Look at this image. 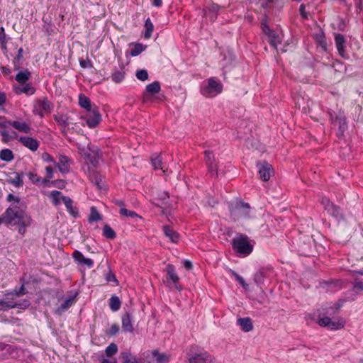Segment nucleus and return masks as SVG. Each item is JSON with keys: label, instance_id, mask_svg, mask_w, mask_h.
Segmentation results:
<instances>
[{"label": "nucleus", "instance_id": "nucleus-38", "mask_svg": "<svg viewBox=\"0 0 363 363\" xmlns=\"http://www.w3.org/2000/svg\"><path fill=\"white\" fill-rule=\"evenodd\" d=\"M103 235L108 239H114L116 237L115 231L108 225L104 226Z\"/></svg>", "mask_w": 363, "mask_h": 363}, {"label": "nucleus", "instance_id": "nucleus-42", "mask_svg": "<svg viewBox=\"0 0 363 363\" xmlns=\"http://www.w3.org/2000/svg\"><path fill=\"white\" fill-rule=\"evenodd\" d=\"M125 77V72L123 71H116L111 75L112 80L116 83H120Z\"/></svg>", "mask_w": 363, "mask_h": 363}, {"label": "nucleus", "instance_id": "nucleus-63", "mask_svg": "<svg viewBox=\"0 0 363 363\" xmlns=\"http://www.w3.org/2000/svg\"><path fill=\"white\" fill-rule=\"evenodd\" d=\"M50 179H48L46 177L44 179L41 178L40 184H44L47 186H50L52 185L51 182L50 181Z\"/></svg>", "mask_w": 363, "mask_h": 363}, {"label": "nucleus", "instance_id": "nucleus-23", "mask_svg": "<svg viewBox=\"0 0 363 363\" xmlns=\"http://www.w3.org/2000/svg\"><path fill=\"white\" fill-rule=\"evenodd\" d=\"M243 206L247 208H249L248 203L243 205L242 203H237L235 205L230 207V213L235 220L242 214V208Z\"/></svg>", "mask_w": 363, "mask_h": 363}, {"label": "nucleus", "instance_id": "nucleus-47", "mask_svg": "<svg viewBox=\"0 0 363 363\" xmlns=\"http://www.w3.org/2000/svg\"><path fill=\"white\" fill-rule=\"evenodd\" d=\"M120 213H121V215L126 216V217H137L138 216V214L135 211L128 210L125 208H121Z\"/></svg>", "mask_w": 363, "mask_h": 363}, {"label": "nucleus", "instance_id": "nucleus-5", "mask_svg": "<svg viewBox=\"0 0 363 363\" xmlns=\"http://www.w3.org/2000/svg\"><path fill=\"white\" fill-rule=\"evenodd\" d=\"M6 300H0V310L6 311L9 308H18L21 309H26L29 307L30 302L28 300H23L22 302L17 303L14 301L13 297L6 295Z\"/></svg>", "mask_w": 363, "mask_h": 363}, {"label": "nucleus", "instance_id": "nucleus-44", "mask_svg": "<svg viewBox=\"0 0 363 363\" xmlns=\"http://www.w3.org/2000/svg\"><path fill=\"white\" fill-rule=\"evenodd\" d=\"M118 352V347L115 343H111L106 349V354L108 357H111L116 354Z\"/></svg>", "mask_w": 363, "mask_h": 363}, {"label": "nucleus", "instance_id": "nucleus-45", "mask_svg": "<svg viewBox=\"0 0 363 363\" xmlns=\"http://www.w3.org/2000/svg\"><path fill=\"white\" fill-rule=\"evenodd\" d=\"M26 294H27V291L24 286V284H22L21 286L20 287V289L18 291L15 290L13 292L8 293V296L16 295L17 297H20L23 295H25Z\"/></svg>", "mask_w": 363, "mask_h": 363}, {"label": "nucleus", "instance_id": "nucleus-17", "mask_svg": "<svg viewBox=\"0 0 363 363\" xmlns=\"http://www.w3.org/2000/svg\"><path fill=\"white\" fill-rule=\"evenodd\" d=\"M122 328L126 333H133L134 328L132 323V317L128 312L122 315Z\"/></svg>", "mask_w": 363, "mask_h": 363}, {"label": "nucleus", "instance_id": "nucleus-4", "mask_svg": "<svg viewBox=\"0 0 363 363\" xmlns=\"http://www.w3.org/2000/svg\"><path fill=\"white\" fill-rule=\"evenodd\" d=\"M256 168L257 169L259 179L264 182L269 181L271 177L274 175V169L272 165L266 160L257 161L256 163Z\"/></svg>", "mask_w": 363, "mask_h": 363}, {"label": "nucleus", "instance_id": "nucleus-13", "mask_svg": "<svg viewBox=\"0 0 363 363\" xmlns=\"http://www.w3.org/2000/svg\"><path fill=\"white\" fill-rule=\"evenodd\" d=\"M18 141L26 147L31 151H36L39 147V142L31 137L21 136L19 138Z\"/></svg>", "mask_w": 363, "mask_h": 363}, {"label": "nucleus", "instance_id": "nucleus-25", "mask_svg": "<svg viewBox=\"0 0 363 363\" xmlns=\"http://www.w3.org/2000/svg\"><path fill=\"white\" fill-rule=\"evenodd\" d=\"M79 104L81 107L85 108L87 112L90 111L94 108V106L91 105L89 99L84 94H79Z\"/></svg>", "mask_w": 363, "mask_h": 363}, {"label": "nucleus", "instance_id": "nucleus-48", "mask_svg": "<svg viewBox=\"0 0 363 363\" xmlns=\"http://www.w3.org/2000/svg\"><path fill=\"white\" fill-rule=\"evenodd\" d=\"M29 179L35 184H40L41 182V177L33 172H29L28 174Z\"/></svg>", "mask_w": 363, "mask_h": 363}, {"label": "nucleus", "instance_id": "nucleus-64", "mask_svg": "<svg viewBox=\"0 0 363 363\" xmlns=\"http://www.w3.org/2000/svg\"><path fill=\"white\" fill-rule=\"evenodd\" d=\"M354 288L359 290H363V282L356 281L354 283Z\"/></svg>", "mask_w": 363, "mask_h": 363}, {"label": "nucleus", "instance_id": "nucleus-46", "mask_svg": "<svg viewBox=\"0 0 363 363\" xmlns=\"http://www.w3.org/2000/svg\"><path fill=\"white\" fill-rule=\"evenodd\" d=\"M136 77L140 81H145L148 79V73L145 69H139L136 72Z\"/></svg>", "mask_w": 363, "mask_h": 363}, {"label": "nucleus", "instance_id": "nucleus-41", "mask_svg": "<svg viewBox=\"0 0 363 363\" xmlns=\"http://www.w3.org/2000/svg\"><path fill=\"white\" fill-rule=\"evenodd\" d=\"M344 303L343 300H339L337 303L335 304V308H326V313L327 314L333 315L338 312L340 308L342 306V304Z\"/></svg>", "mask_w": 363, "mask_h": 363}, {"label": "nucleus", "instance_id": "nucleus-55", "mask_svg": "<svg viewBox=\"0 0 363 363\" xmlns=\"http://www.w3.org/2000/svg\"><path fill=\"white\" fill-rule=\"evenodd\" d=\"M53 172L54 169L52 167L48 166L45 167V173H46V177L48 179H52L53 178Z\"/></svg>", "mask_w": 363, "mask_h": 363}, {"label": "nucleus", "instance_id": "nucleus-53", "mask_svg": "<svg viewBox=\"0 0 363 363\" xmlns=\"http://www.w3.org/2000/svg\"><path fill=\"white\" fill-rule=\"evenodd\" d=\"M0 42L1 44L4 45L7 43L6 39L5 30L3 27L0 28Z\"/></svg>", "mask_w": 363, "mask_h": 363}, {"label": "nucleus", "instance_id": "nucleus-56", "mask_svg": "<svg viewBox=\"0 0 363 363\" xmlns=\"http://www.w3.org/2000/svg\"><path fill=\"white\" fill-rule=\"evenodd\" d=\"M106 279L108 281H114L116 284H118V280L116 279V276L111 272L106 274Z\"/></svg>", "mask_w": 363, "mask_h": 363}, {"label": "nucleus", "instance_id": "nucleus-7", "mask_svg": "<svg viewBox=\"0 0 363 363\" xmlns=\"http://www.w3.org/2000/svg\"><path fill=\"white\" fill-rule=\"evenodd\" d=\"M205 162L208 167V170L212 177H218V167L216 161L214 154L211 150H206L204 152Z\"/></svg>", "mask_w": 363, "mask_h": 363}, {"label": "nucleus", "instance_id": "nucleus-3", "mask_svg": "<svg viewBox=\"0 0 363 363\" xmlns=\"http://www.w3.org/2000/svg\"><path fill=\"white\" fill-rule=\"evenodd\" d=\"M222 90L223 84L213 78H210L208 84L201 88V92L206 97H214L221 93Z\"/></svg>", "mask_w": 363, "mask_h": 363}, {"label": "nucleus", "instance_id": "nucleus-15", "mask_svg": "<svg viewBox=\"0 0 363 363\" xmlns=\"http://www.w3.org/2000/svg\"><path fill=\"white\" fill-rule=\"evenodd\" d=\"M72 257L76 262L80 264L86 265L89 268H91L94 265V261L91 259L86 258L82 252L78 250H75Z\"/></svg>", "mask_w": 363, "mask_h": 363}, {"label": "nucleus", "instance_id": "nucleus-34", "mask_svg": "<svg viewBox=\"0 0 363 363\" xmlns=\"http://www.w3.org/2000/svg\"><path fill=\"white\" fill-rule=\"evenodd\" d=\"M35 91V89L30 84H26L23 87L16 89L17 94L24 93L27 95H33Z\"/></svg>", "mask_w": 363, "mask_h": 363}, {"label": "nucleus", "instance_id": "nucleus-51", "mask_svg": "<svg viewBox=\"0 0 363 363\" xmlns=\"http://www.w3.org/2000/svg\"><path fill=\"white\" fill-rule=\"evenodd\" d=\"M119 331V326L117 324H113L111 326L108 335L113 336L117 334Z\"/></svg>", "mask_w": 363, "mask_h": 363}, {"label": "nucleus", "instance_id": "nucleus-27", "mask_svg": "<svg viewBox=\"0 0 363 363\" xmlns=\"http://www.w3.org/2000/svg\"><path fill=\"white\" fill-rule=\"evenodd\" d=\"M49 196L50 199H52V203L55 206H58L60 204L61 201H62V197H65L64 196L62 195V193L60 191L57 190L51 191Z\"/></svg>", "mask_w": 363, "mask_h": 363}, {"label": "nucleus", "instance_id": "nucleus-21", "mask_svg": "<svg viewBox=\"0 0 363 363\" xmlns=\"http://www.w3.org/2000/svg\"><path fill=\"white\" fill-rule=\"evenodd\" d=\"M8 123L12 127H13L15 129L25 133H30L31 130V128L25 122L14 121H9Z\"/></svg>", "mask_w": 363, "mask_h": 363}, {"label": "nucleus", "instance_id": "nucleus-33", "mask_svg": "<svg viewBox=\"0 0 363 363\" xmlns=\"http://www.w3.org/2000/svg\"><path fill=\"white\" fill-rule=\"evenodd\" d=\"M121 302L118 296H113L109 299V306L113 311H117L121 308Z\"/></svg>", "mask_w": 363, "mask_h": 363}, {"label": "nucleus", "instance_id": "nucleus-26", "mask_svg": "<svg viewBox=\"0 0 363 363\" xmlns=\"http://www.w3.org/2000/svg\"><path fill=\"white\" fill-rule=\"evenodd\" d=\"M54 119L58 125L63 128H66L69 123V117L65 114H55L54 115Z\"/></svg>", "mask_w": 363, "mask_h": 363}, {"label": "nucleus", "instance_id": "nucleus-12", "mask_svg": "<svg viewBox=\"0 0 363 363\" xmlns=\"http://www.w3.org/2000/svg\"><path fill=\"white\" fill-rule=\"evenodd\" d=\"M161 86L159 82L155 81L146 86L147 93L143 94V101L144 103L147 102L150 99L149 94H155L160 91Z\"/></svg>", "mask_w": 363, "mask_h": 363}, {"label": "nucleus", "instance_id": "nucleus-62", "mask_svg": "<svg viewBox=\"0 0 363 363\" xmlns=\"http://www.w3.org/2000/svg\"><path fill=\"white\" fill-rule=\"evenodd\" d=\"M23 50L22 48H21L18 50V54H17L16 57H15L16 61L19 62L21 60V58L23 57Z\"/></svg>", "mask_w": 363, "mask_h": 363}, {"label": "nucleus", "instance_id": "nucleus-61", "mask_svg": "<svg viewBox=\"0 0 363 363\" xmlns=\"http://www.w3.org/2000/svg\"><path fill=\"white\" fill-rule=\"evenodd\" d=\"M234 275L236 278V279L239 281V283L243 286L245 288V286H247V284L245 283V281L244 279L240 277L239 276L238 274L236 273H234Z\"/></svg>", "mask_w": 363, "mask_h": 363}, {"label": "nucleus", "instance_id": "nucleus-39", "mask_svg": "<svg viewBox=\"0 0 363 363\" xmlns=\"http://www.w3.org/2000/svg\"><path fill=\"white\" fill-rule=\"evenodd\" d=\"M238 324L245 331H250V318H240L238 319Z\"/></svg>", "mask_w": 363, "mask_h": 363}, {"label": "nucleus", "instance_id": "nucleus-31", "mask_svg": "<svg viewBox=\"0 0 363 363\" xmlns=\"http://www.w3.org/2000/svg\"><path fill=\"white\" fill-rule=\"evenodd\" d=\"M13 152L9 149H4L0 152V158L5 162H11L13 160Z\"/></svg>", "mask_w": 363, "mask_h": 363}, {"label": "nucleus", "instance_id": "nucleus-19", "mask_svg": "<svg viewBox=\"0 0 363 363\" xmlns=\"http://www.w3.org/2000/svg\"><path fill=\"white\" fill-rule=\"evenodd\" d=\"M56 165L60 172L63 174L67 173L69 170V160L65 155H60Z\"/></svg>", "mask_w": 363, "mask_h": 363}, {"label": "nucleus", "instance_id": "nucleus-57", "mask_svg": "<svg viewBox=\"0 0 363 363\" xmlns=\"http://www.w3.org/2000/svg\"><path fill=\"white\" fill-rule=\"evenodd\" d=\"M262 30L265 33H267L269 35H271V33H272V30H270L269 27L268 26V25L266 23H262Z\"/></svg>", "mask_w": 363, "mask_h": 363}, {"label": "nucleus", "instance_id": "nucleus-18", "mask_svg": "<svg viewBox=\"0 0 363 363\" xmlns=\"http://www.w3.org/2000/svg\"><path fill=\"white\" fill-rule=\"evenodd\" d=\"M166 272L167 274V279L171 280L172 283L174 284L175 287L177 289L181 290V288L177 286V284L179 281V277L177 276L175 272L174 267L171 264H167L166 267Z\"/></svg>", "mask_w": 363, "mask_h": 363}, {"label": "nucleus", "instance_id": "nucleus-30", "mask_svg": "<svg viewBox=\"0 0 363 363\" xmlns=\"http://www.w3.org/2000/svg\"><path fill=\"white\" fill-rule=\"evenodd\" d=\"M123 363H142L138 358L128 352H123L121 354Z\"/></svg>", "mask_w": 363, "mask_h": 363}, {"label": "nucleus", "instance_id": "nucleus-20", "mask_svg": "<svg viewBox=\"0 0 363 363\" xmlns=\"http://www.w3.org/2000/svg\"><path fill=\"white\" fill-rule=\"evenodd\" d=\"M163 231L166 237H167L171 242L174 243H177L179 240V235L177 232H176L174 230L171 228L169 226H164L163 227Z\"/></svg>", "mask_w": 363, "mask_h": 363}, {"label": "nucleus", "instance_id": "nucleus-2", "mask_svg": "<svg viewBox=\"0 0 363 363\" xmlns=\"http://www.w3.org/2000/svg\"><path fill=\"white\" fill-rule=\"evenodd\" d=\"M233 249L240 256L245 257L250 255V242L248 237L239 235L233 240Z\"/></svg>", "mask_w": 363, "mask_h": 363}, {"label": "nucleus", "instance_id": "nucleus-16", "mask_svg": "<svg viewBox=\"0 0 363 363\" xmlns=\"http://www.w3.org/2000/svg\"><path fill=\"white\" fill-rule=\"evenodd\" d=\"M189 363H213V359L207 352L196 354L190 357Z\"/></svg>", "mask_w": 363, "mask_h": 363}, {"label": "nucleus", "instance_id": "nucleus-11", "mask_svg": "<svg viewBox=\"0 0 363 363\" xmlns=\"http://www.w3.org/2000/svg\"><path fill=\"white\" fill-rule=\"evenodd\" d=\"M329 114L331 123L335 126L338 125V136L342 135L344 131L347 128L345 118L342 116H333L332 113H329Z\"/></svg>", "mask_w": 363, "mask_h": 363}, {"label": "nucleus", "instance_id": "nucleus-35", "mask_svg": "<svg viewBox=\"0 0 363 363\" xmlns=\"http://www.w3.org/2000/svg\"><path fill=\"white\" fill-rule=\"evenodd\" d=\"M145 31L144 33V38L145 39H149L151 37L152 33L154 29V26L149 18L145 21Z\"/></svg>", "mask_w": 363, "mask_h": 363}, {"label": "nucleus", "instance_id": "nucleus-37", "mask_svg": "<svg viewBox=\"0 0 363 363\" xmlns=\"http://www.w3.org/2000/svg\"><path fill=\"white\" fill-rule=\"evenodd\" d=\"M152 164L155 169H161L163 172H165L164 167L162 166V160L160 155H156L152 157Z\"/></svg>", "mask_w": 363, "mask_h": 363}, {"label": "nucleus", "instance_id": "nucleus-24", "mask_svg": "<svg viewBox=\"0 0 363 363\" xmlns=\"http://www.w3.org/2000/svg\"><path fill=\"white\" fill-rule=\"evenodd\" d=\"M74 303V298L69 297L64 301V302L55 310V313L60 315L67 311Z\"/></svg>", "mask_w": 363, "mask_h": 363}, {"label": "nucleus", "instance_id": "nucleus-54", "mask_svg": "<svg viewBox=\"0 0 363 363\" xmlns=\"http://www.w3.org/2000/svg\"><path fill=\"white\" fill-rule=\"evenodd\" d=\"M158 199L162 201V203H166V201L169 199L167 192L163 191L159 194Z\"/></svg>", "mask_w": 363, "mask_h": 363}, {"label": "nucleus", "instance_id": "nucleus-40", "mask_svg": "<svg viewBox=\"0 0 363 363\" xmlns=\"http://www.w3.org/2000/svg\"><path fill=\"white\" fill-rule=\"evenodd\" d=\"M89 177L92 183L95 184L99 189H101L99 184L101 182V179L96 171L93 170L90 172Z\"/></svg>", "mask_w": 363, "mask_h": 363}, {"label": "nucleus", "instance_id": "nucleus-52", "mask_svg": "<svg viewBox=\"0 0 363 363\" xmlns=\"http://www.w3.org/2000/svg\"><path fill=\"white\" fill-rule=\"evenodd\" d=\"M42 158L44 161L48 162H52L53 164H56L54 158L48 153L45 152L42 155Z\"/></svg>", "mask_w": 363, "mask_h": 363}, {"label": "nucleus", "instance_id": "nucleus-1", "mask_svg": "<svg viewBox=\"0 0 363 363\" xmlns=\"http://www.w3.org/2000/svg\"><path fill=\"white\" fill-rule=\"evenodd\" d=\"M4 214V223L18 225V232L22 235L26 233V228L31 224L30 216L18 206H9Z\"/></svg>", "mask_w": 363, "mask_h": 363}, {"label": "nucleus", "instance_id": "nucleus-22", "mask_svg": "<svg viewBox=\"0 0 363 363\" xmlns=\"http://www.w3.org/2000/svg\"><path fill=\"white\" fill-rule=\"evenodd\" d=\"M62 202L65 203L67 211L74 217L78 216L77 207L73 206V201L69 197H62Z\"/></svg>", "mask_w": 363, "mask_h": 363}, {"label": "nucleus", "instance_id": "nucleus-14", "mask_svg": "<svg viewBox=\"0 0 363 363\" xmlns=\"http://www.w3.org/2000/svg\"><path fill=\"white\" fill-rule=\"evenodd\" d=\"M335 42L339 55L343 58H347L345 50V44L346 40L344 35L340 33L335 34Z\"/></svg>", "mask_w": 363, "mask_h": 363}, {"label": "nucleus", "instance_id": "nucleus-9", "mask_svg": "<svg viewBox=\"0 0 363 363\" xmlns=\"http://www.w3.org/2000/svg\"><path fill=\"white\" fill-rule=\"evenodd\" d=\"M321 204L323 206L324 209L334 218L337 219L342 217L340 208L330 202L327 197L322 198Z\"/></svg>", "mask_w": 363, "mask_h": 363}, {"label": "nucleus", "instance_id": "nucleus-28", "mask_svg": "<svg viewBox=\"0 0 363 363\" xmlns=\"http://www.w3.org/2000/svg\"><path fill=\"white\" fill-rule=\"evenodd\" d=\"M23 172H16L15 177L12 179H10L9 182L16 187H21L23 185Z\"/></svg>", "mask_w": 363, "mask_h": 363}, {"label": "nucleus", "instance_id": "nucleus-10", "mask_svg": "<svg viewBox=\"0 0 363 363\" xmlns=\"http://www.w3.org/2000/svg\"><path fill=\"white\" fill-rule=\"evenodd\" d=\"M51 104L47 99H39L34 104V112L40 117L50 113Z\"/></svg>", "mask_w": 363, "mask_h": 363}, {"label": "nucleus", "instance_id": "nucleus-43", "mask_svg": "<svg viewBox=\"0 0 363 363\" xmlns=\"http://www.w3.org/2000/svg\"><path fill=\"white\" fill-rule=\"evenodd\" d=\"M145 50L143 44L137 43L134 45V48L130 51V55L133 57L140 55Z\"/></svg>", "mask_w": 363, "mask_h": 363}, {"label": "nucleus", "instance_id": "nucleus-60", "mask_svg": "<svg viewBox=\"0 0 363 363\" xmlns=\"http://www.w3.org/2000/svg\"><path fill=\"white\" fill-rule=\"evenodd\" d=\"M79 63H80V65L83 68H86L88 67H91V63L90 62V61H86L83 59H81L79 60Z\"/></svg>", "mask_w": 363, "mask_h": 363}, {"label": "nucleus", "instance_id": "nucleus-6", "mask_svg": "<svg viewBox=\"0 0 363 363\" xmlns=\"http://www.w3.org/2000/svg\"><path fill=\"white\" fill-rule=\"evenodd\" d=\"M318 323L321 327H328L330 330H339L344 328L345 321L342 318H335L331 319L329 317L320 318Z\"/></svg>", "mask_w": 363, "mask_h": 363}, {"label": "nucleus", "instance_id": "nucleus-29", "mask_svg": "<svg viewBox=\"0 0 363 363\" xmlns=\"http://www.w3.org/2000/svg\"><path fill=\"white\" fill-rule=\"evenodd\" d=\"M30 72L28 70H25L23 72H20L16 76V80L21 83L25 84L30 77Z\"/></svg>", "mask_w": 363, "mask_h": 363}, {"label": "nucleus", "instance_id": "nucleus-59", "mask_svg": "<svg viewBox=\"0 0 363 363\" xmlns=\"http://www.w3.org/2000/svg\"><path fill=\"white\" fill-rule=\"evenodd\" d=\"M273 0H258V4L263 8H267L269 6V4L272 3Z\"/></svg>", "mask_w": 363, "mask_h": 363}, {"label": "nucleus", "instance_id": "nucleus-49", "mask_svg": "<svg viewBox=\"0 0 363 363\" xmlns=\"http://www.w3.org/2000/svg\"><path fill=\"white\" fill-rule=\"evenodd\" d=\"M51 184L52 186L57 187L59 189H64L66 186V182L63 179H57L55 181H52Z\"/></svg>", "mask_w": 363, "mask_h": 363}, {"label": "nucleus", "instance_id": "nucleus-8", "mask_svg": "<svg viewBox=\"0 0 363 363\" xmlns=\"http://www.w3.org/2000/svg\"><path fill=\"white\" fill-rule=\"evenodd\" d=\"M85 118L89 128H93L96 127L101 121V115L99 113V108L94 106L93 109L87 112Z\"/></svg>", "mask_w": 363, "mask_h": 363}, {"label": "nucleus", "instance_id": "nucleus-50", "mask_svg": "<svg viewBox=\"0 0 363 363\" xmlns=\"http://www.w3.org/2000/svg\"><path fill=\"white\" fill-rule=\"evenodd\" d=\"M264 279V274L262 272H257L254 276V281L256 284H261Z\"/></svg>", "mask_w": 363, "mask_h": 363}, {"label": "nucleus", "instance_id": "nucleus-32", "mask_svg": "<svg viewBox=\"0 0 363 363\" xmlns=\"http://www.w3.org/2000/svg\"><path fill=\"white\" fill-rule=\"evenodd\" d=\"M90 211L91 212L88 219L89 223H91L94 222L99 221L102 219L101 216L98 212L96 207L92 206Z\"/></svg>", "mask_w": 363, "mask_h": 363}, {"label": "nucleus", "instance_id": "nucleus-36", "mask_svg": "<svg viewBox=\"0 0 363 363\" xmlns=\"http://www.w3.org/2000/svg\"><path fill=\"white\" fill-rule=\"evenodd\" d=\"M152 356L155 358L157 363H167L169 357L166 354H160L157 351L152 352Z\"/></svg>", "mask_w": 363, "mask_h": 363}, {"label": "nucleus", "instance_id": "nucleus-58", "mask_svg": "<svg viewBox=\"0 0 363 363\" xmlns=\"http://www.w3.org/2000/svg\"><path fill=\"white\" fill-rule=\"evenodd\" d=\"M305 9H306V6L304 4H301L299 7V11H300V14L301 16L304 18H308V15H307V13L305 11Z\"/></svg>", "mask_w": 363, "mask_h": 363}]
</instances>
